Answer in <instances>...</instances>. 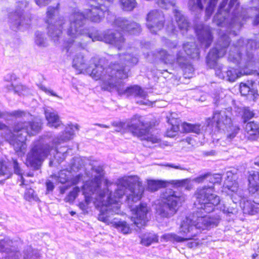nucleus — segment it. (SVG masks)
Returning a JSON list of instances; mask_svg holds the SVG:
<instances>
[{"mask_svg":"<svg viewBox=\"0 0 259 259\" xmlns=\"http://www.w3.org/2000/svg\"><path fill=\"white\" fill-rule=\"evenodd\" d=\"M240 128L238 125L232 124L228 127H226V130H222L226 135L227 139L229 141H231L234 138L238 133Z\"/></svg>","mask_w":259,"mask_h":259,"instance_id":"nucleus-33","label":"nucleus"},{"mask_svg":"<svg viewBox=\"0 0 259 259\" xmlns=\"http://www.w3.org/2000/svg\"><path fill=\"white\" fill-rule=\"evenodd\" d=\"M72 66L78 71V73H85L88 66L84 63L83 56L80 53L75 55L73 59Z\"/></svg>","mask_w":259,"mask_h":259,"instance_id":"nucleus-26","label":"nucleus"},{"mask_svg":"<svg viewBox=\"0 0 259 259\" xmlns=\"http://www.w3.org/2000/svg\"><path fill=\"white\" fill-rule=\"evenodd\" d=\"M119 61L114 63V88H116L119 95L126 94L127 96L134 95L143 98L142 100H138L140 104L150 105L151 102L146 99V94L139 86L136 85L130 88H124L122 80L128 77V66L136 64L138 58L130 54L118 55Z\"/></svg>","mask_w":259,"mask_h":259,"instance_id":"nucleus-5","label":"nucleus"},{"mask_svg":"<svg viewBox=\"0 0 259 259\" xmlns=\"http://www.w3.org/2000/svg\"><path fill=\"white\" fill-rule=\"evenodd\" d=\"M140 243L143 245L149 246L152 243L158 242V236L155 234L147 233L142 235L140 237Z\"/></svg>","mask_w":259,"mask_h":259,"instance_id":"nucleus-31","label":"nucleus"},{"mask_svg":"<svg viewBox=\"0 0 259 259\" xmlns=\"http://www.w3.org/2000/svg\"><path fill=\"white\" fill-rule=\"evenodd\" d=\"M222 210L225 213L230 214L234 213L235 212V209L233 208L227 207L226 206H223V208H221Z\"/></svg>","mask_w":259,"mask_h":259,"instance_id":"nucleus-60","label":"nucleus"},{"mask_svg":"<svg viewBox=\"0 0 259 259\" xmlns=\"http://www.w3.org/2000/svg\"><path fill=\"white\" fill-rule=\"evenodd\" d=\"M111 6V0H105V2L104 0H94L91 3V9L87 10L85 15L82 12L81 13L84 16V22L87 18L94 22H99L104 17L105 13L108 14L109 8ZM78 11L75 10L72 13Z\"/></svg>","mask_w":259,"mask_h":259,"instance_id":"nucleus-15","label":"nucleus"},{"mask_svg":"<svg viewBox=\"0 0 259 259\" xmlns=\"http://www.w3.org/2000/svg\"><path fill=\"white\" fill-rule=\"evenodd\" d=\"M14 116L15 117H26L28 118V117H31V115L28 113H26L21 110H15L11 112H9L6 111L0 110V118L3 119L6 121H9L11 120V117Z\"/></svg>","mask_w":259,"mask_h":259,"instance_id":"nucleus-28","label":"nucleus"},{"mask_svg":"<svg viewBox=\"0 0 259 259\" xmlns=\"http://www.w3.org/2000/svg\"><path fill=\"white\" fill-rule=\"evenodd\" d=\"M114 227L116 228L118 231L124 234L130 233L131 232V229L128 225L124 221L114 222Z\"/></svg>","mask_w":259,"mask_h":259,"instance_id":"nucleus-42","label":"nucleus"},{"mask_svg":"<svg viewBox=\"0 0 259 259\" xmlns=\"http://www.w3.org/2000/svg\"><path fill=\"white\" fill-rule=\"evenodd\" d=\"M45 114L49 126L57 128L62 125V122L56 111L52 109H46Z\"/></svg>","mask_w":259,"mask_h":259,"instance_id":"nucleus-24","label":"nucleus"},{"mask_svg":"<svg viewBox=\"0 0 259 259\" xmlns=\"http://www.w3.org/2000/svg\"><path fill=\"white\" fill-rule=\"evenodd\" d=\"M21 240H12L9 238L0 240V252L7 255L6 259H19L20 256L19 249L22 245Z\"/></svg>","mask_w":259,"mask_h":259,"instance_id":"nucleus-17","label":"nucleus"},{"mask_svg":"<svg viewBox=\"0 0 259 259\" xmlns=\"http://www.w3.org/2000/svg\"><path fill=\"white\" fill-rule=\"evenodd\" d=\"M167 29L168 31H171V32L174 33L176 29L175 25L172 23L167 24Z\"/></svg>","mask_w":259,"mask_h":259,"instance_id":"nucleus-63","label":"nucleus"},{"mask_svg":"<svg viewBox=\"0 0 259 259\" xmlns=\"http://www.w3.org/2000/svg\"><path fill=\"white\" fill-rule=\"evenodd\" d=\"M226 183L229 190L234 192H236L238 191V184L236 182L234 181L233 182L228 180Z\"/></svg>","mask_w":259,"mask_h":259,"instance_id":"nucleus-53","label":"nucleus"},{"mask_svg":"<svg viewBox=\"0 0 259 259\" xmlns=\"http://www.w3.org/2000/svg\"><path fill=\"white\" fill-rule=\"evenodd\" d=\"M13 132L9 126L0 121V130H9L5 138L14 148L16 152L22 151L25 149V141L28 135L33 136L41 129V123L36 120L21 121L15 122L12 126Z\"/></svg>","mask_w":259,"mask_h":259,"instance_id":"nucleus-6","label":"nucleus"},{"mask_svg":"<svg viewBox=\"0 0 259 259\" xmlns=\"http://www.w3.org/2000/svg\"><path fill=\"white\" fill-rule=\"evenodd\" d=\"M133 215L132 217V220L135 225L140 228L145 226L147 222V213L148 209L146 205L141 204L140 206L136 208H132Z\"/></svg>","mask_w":259,"mask_h":259,"instance_id":"nucleus-20","label":"nucleus"},{"mask_svg":"<svg viewBox=\"0 0 259 259\" xmlns=\"http://www.w3.org/2000/svg\"><path fill=\"white\" fill-rule=\"evenodd\" d=\"M36 4L39 7H44L48 5L51 0H34Z\"/></svg>","mask_w":259,"mask_h":259,"instance_id":"nucleus-58","label":"nucleus"},{"mask_svg":"<svg viewBox=\"0 0 259 259\" xmlns=\"http://www.w3.org/2000/svg\"><path fill=\"white\" fill-rule=\"evenodd\" d=\"M82 176L78 175L73 177L71 180V184L72 185H76L78 184L81 180Z\"/></svg>","mask_w":259,"mask_h":259,"instance_id":"nucleus-59","label":"nucleus"},{"mask_svg":"<svg viewBox=\"0 0 259 259\" xmlns=\"http://www.w3.org/2000/svg\"><path fill=\"white\" fill-rule=\"evenodd\" d=\"M184 75L185 78H190L192 77L194 68L191 65L189 64L184 68Z\"/></svg>","mask_w":259,"mask_h":259,"instance_id":"nucleus-51","label":"nucleus"},{"mask_svg":"<svg viewBox=\"0 0 259 259\" xmlns=\"http://www.w3.org/2000/svg\"><path fill=\"white\" fill-rule=\"evenodd\" d=\"M122 9L126 11H131L137 6L136 0H120Z\"/></svg>","mask_w":259,"mask_h":259,"instance_id":"nucleus-41","label":"nucleus"},{"mask_svg":"<svg viewBox=\"0 0 259 259\" xmlns=\"http://www.w3.org/2000/svg\"><path fill=\"white\" fill-rule=\"evenodd\" d=\"M161 201L157 206L156 213L161 218H169L178 211L185 197L180 192L170 189H165L161 194Z\"/></svg>","mask_w":259,"mask_h":259,"instance_id":"nucleus-11","label":"nucleus"},{"mask_svg":"<svg viewBox=\"0 0 259 259\" xmlns=\"http://www.w3.org/2000/svg\"><path fill=\"white\" fill-rule=\"evenodd\" d=\"M79 130V126L76 124H68L65 127L63 132L56 137L50 146L44 141L43 138L35 141L32 145L30 152L27 154L26 162L28 164L35 170L39 169L43 161L48 157L51 151L58 155L60 153L57 146L62 143L66 142L73 138L75 131Z\"/></svg>","mask_w":259,"mask_h":259,"instance_id":"nucleus-4","label":"nucleus"},{"mask_svg":"<svg viewBox=\"0 0 259 259\" xmlns=\"http://www.w3.org/2000/svg\"><path fill=\"white\" fill-rule=\"evenodd\" d=\"M167 122L170 124H180V119L178 118V115L176 113H171L167 116Z\"/></svg>","mask_w":259,"mask_h":259,"instance_id":"nucleus-50","label":"nucleus"},{"mask_svg":"<svg viewBox=\"0 0 259 259\" xmlns=\"http://www.w3.org/2000/svg\"><path fill=\"white\" fill-rule=\"evenodd\" d=\"M165 182L161 180H149L148 189L151 191H155L161 187H165Z\"/></svg>","mask_w":259,"mask_h":259,"instance_id":"nucleus-40","label":"nucleus"},{"mask_svg":"<svg viewBox=\"0 0 259 259\" xmlns=\"http://www.w3.org/2000/svg\"><path fill=\"white\" fill-rule=\"evenodd\" d=\"M156 57L160 59L165 64H171L176 61L180 65H185V57L183 52H179L176 57L174 55L168 53L165 50H160L158 51Z\"/></svg>","mask_w":259,"mask_h":259,"instance_id":"nucleus-21","label":"nucleus"},{"mask_svg":"<svg viewBox=\"0 0 259 259\" xmlns=\"http://www.w3.org/2000/svg\"><path fill=\"white\" fill-rule=\"evenodd\" d=\"M141 29L140 25L135 22H131L121 17L114 20V47L120 50L123 46L124 42L123 35L126 32L136 34L141 31Z\"/></svg>","mask_w":259,"mask_h":259,"instance_id":"nucleus-14","label":"nucleus"},{"mask_svg":"<svg viewBox=\"0 0 259 259\" xmlns=\"http://www.w3.org/2000/svg\"><path fill=\"white\" fill-rule=\"evenodd\" d=\"M12 175V173L10 169L3 162L0 161V177L4 176L6 179H8Z\"/></svg>","mask_w":259,"mask_h":259,"instance_id":"nucleus-46","label":"nucleus"},{"mask_svg":"<svg viewBox=\"0 0 259 259\" xmlns=\"http://www.w3.org/2000/svg\"><path fill=\"white\" fill-rule=\"evenodd\" d=\"M241 207H242L243 212L251 215H253L256 213L259 212L257 204L254 202L250 200H246L243 199L240 202Z\"/></svg>","mask_w":259,"mask_h":259,"instance_id":"nucleus-29","label":"nucleus"},{"mask_svg":"<svg viewBox=\"0 0 259 259\" xmlns=\"http://www.w3.org/2000/svg\"><path fill=\"white\" fill-rule=\"evenodd\" d=\"M12 162L14 168V173L19 176L20 181L21 182L19 185L20 186H23L24 185H26L25 183V180L23 177V170L20 166V164L18 162L17 159L14 158L12 159ZM18 180H19V179H18Z\"/></svg>","mask_w":259,"mask_h":259,"instance_id":"nucleus-37","label":"nucleus"},{"mask_svg":"<svg viewBox=\"0 0 259 259\" xmlns=\"http://www.w3.org/2000/svg\"><path fill=\"white\" fill-rule=\"evenodd\" d=\"M248 190L251 194L259 197V172L253 171L248 177Z\"/></svg>","mask_w":259,"mask_h":259,"instance_id":"nucleus-25","label":"nucleus"},{"mask_svg":"<svg viewBox=\"0 0 259 259\" xmlns=\"http://www.w3.org/2000/svg\"><path fill=\"white\" fill-rule=\"evenodd\" d=\"M47 190L48 192L52 191L54 189V185L50 180H47L46 183Z\"/></svg>","mask_w":259,"mask_h":259,"instance_id":"nucleus-61","label":"nucleus"},{"mask_svg":"<svg viewBox=\"0 0 259 259\" xmlns=\"http://www.w3.org/2000/svg\"><path fill=\"white\" fill-rule=\"evenodd\" d=\"M176 23L182 31H186L189 27V23L184 16L178 10L174 11Z\"/></svg>","mask_w":259,"mask_h":259,"instance_id":"nucleus-30","label":"nucleus"},{"mask_svg":"<svg viewBox=\"0 0 259 259\" xmlns=\"http://www.w3.org/2000/svg\"><path fill=\"white\" fill-rule=\"evenodd\" d=\"M170 126L168 127L166 131V136L170 138L175 137L178 135L180 128L179 125L170 124Z\"/></svg>","mask_w":259,"mask_h":259,"instance_id":"nucleus-48","label":"nucleus"},{"mask_svg":"<svg viewBox=\"0 0 259 259\" xmlns=\"http://www.w3.org/2000/svg\"><path fill=\"white\" fill-rule=\"evenodd\" d=\"M245 130L248 138L251 140H255L259 136V125L254 122L247 123Z\"/></svg>","mask_w":259,"mask_h":259,"instance_id":"nucleus-27","label":"nucleus"},{"mask_svg":"<svg viewBox=\"0 0 259 259\" xmlns=\"http://www.w3.org/2000/svg\"><path fill=\"white\" fill-rule=\"evenodd\" d=\"M146 21L148 29L151 33H156L163 27L164 15L161 11L152 10L147 14Z\"/></svg>","mask_w":259,"mask_h":259,"instance_id":"nucleus-18","label":"nucleus"},{"mask_svg":"<svg viewBox=\"0 0 259 259\" xmlns=\"http://www.w3.org/2000/svg\"><path fill=\"white\" fill-rule=\"evenodd\" d=\"M213 191L212 186L197 189L195 194L197 200L195 204L198 211L192 216L186 218L180 228V232L188 236L189 240L198 234L197 229L204 230L209 227L216 226L219 224V215L210 217L202 214L203 211L206 213L212 212L220 202L219 196L213 193Z\"/></svg>","mask_w":259,"mask_h":259,"instance_id":"nucleus-1","label":"nucleus"},{"mask_svg":"<svg viewBox=\"0 0 259 259\" xmlns=\"http://www.w3.org/2000/svg\"><path fill=\"white\" fill-rule=\"evenodd\" d=\"M28 2L26 0H22L17 3L16 10L9 16L10 27L16 31L21 29L22 27L27 28L30 23L28 17L23 16L24 10L28 6Z\"/></svg>","mask_w":259,"mask_h":259,"instance_id":"nucleus-16","label":"nucleus"},{"mask_svg":"<svg viewBox=\"0 0 259 259\" xmlns=\"http://www.w3.org/2000/svg\"><path fill=\"white\" fill-rule=\"evenodd\" d=\"M111 184L105 179L104 180V187L101 189L100 179L96 178L91 182H87L82 187L83 194L85 197V203L89 205L93 199L92 195L96 194L95 204L97 207H109L113 203L112 191L109 189Z\"/></svg>","mask_w":259,"mask_h":259,"instance_id":"nucleus-8","label":"nucleus"},{"mask_svg":"<svg viewBox=\"0 0 259 259\" xmlns=\"http://www.w3.org/2000/svg\"><path fill=\"white\" fill-rule=\"evenodd\" d=\"M24 198L29 201H37L38 198L35 194L34 191L31 188H27L24 193Z\"/></svg>","mask_w":259,"mask_h":259,"instance_id":"nucleus-47","label":"nucleus"},{"mask_svg":"<svg viewBox=\"0 0 259 259\" xmlns=\"http://www.w3.org/2000/svg\"><path fill=\"white\" fill-rule=\"evenodd\" d=\"M183 49L185 53L188 56H190L192 58H198V49L193 42L185 44L183 46Z\"/></svg>","mask_w":259,"mask_h":259,"instance_id":"nucleus-32","label":"nucleus"},{"mask_svg":"<svg viewBox=\"0 0 259 259\" xmlns=\"http://www.w3.org/2000/svg\"><path fill=\"white\" fill-rule=\"evenodd\" d=\"M254 116V113L252 111L248 108H244L242 109V117L244 122H246L249 120L251 119Z\"/></svg>","mask_w":259,"mask_h":259,"instance_id":"nucleus-49","label":"nucleus"},{"mask_svg":"<svg viewBox=\"0 0 259 259\" xmlns=\"http://www.w3.org/2000/svg\"><path fill=\"white\" fill-rule=\"evenodd\" d=\"M105 61L101 59L98 64H91L85 70L84 74H89L96 80H101L102 89L111 92L113 89V64H102Z\"/></svg>","mask_w":259,"mask_h":259,"instance_id":"nucleus-12","label":"nucleus"},{"mask_svg":"<svg viewBox=\"0 0 259 259\" xmlns=\"http://www.w3.org/2000/svg\"><path fill=\"white\" fill-rule=\"evenodd\" d=\"M144 191V188L140 178L137 176H124L117 180L114 191V213L119 208L120 199L126 194L128 203L132 206V202L139 201Z\"/></svg>","mask_w":259,"mask_h":259,"instance_id":"nucleus-7","label":"nucleus"},{"mask_svg":"<svg viewBox=\"0 0 259 259\" xmlns=\"http://www.w3.org/2000/svg\"><path fill=\"white\" fill-rule=\"evenodd\" d=\"M240 92L242 95L246 96L249 94L250 88L246 83L242 82L240 85Z\"/></svg>","mask_w":259,"mask_h":259,"instance_id":"nucleus-54","label":"nucleus"},{"mask_svg":"<svg viewBox=\"0 0 259 259\" xmlns=\"http://www.w3.org/2000/svg\"><path fill=\"white\" fill-rule=\"evenodd\" d=\"M84 16L79 12L72 13L70 17V26L67 29V33L71 38L65 43L64 50L68 56H71L74 52H77L83 48L84 42H77L74 40L80 36H84L91 39L92 41H103L106 44L112 45L113 41V30L108 29L100 33L94 28L89 30L83 27Z\"/></svg>","mask_w":259,"mask_h":259,"instance_id":"nucleus-3","label":"nucleus"},{"mask_svg":"<svg viewBox=\"0 0 259 259\" xmlns=\"http://www.w3.org/2000/svg\"><path fill=\"white\" fill-rule=\"evenodd\" d=\"M157 4L162 8L168 9L175 6V0H155Z\"/></svg>","mask_w":259,"mask_h":259,"instance_id":"nucleus-45","label":"nucleus"},{"mask_svg":"<svg viewBox=\"0 0 259 259\" xmlns=\"http://www.w3.org/2000/svg\"><path fill=\"white\" fill-rule=\"evenodd\" d=\"M218 0H189L188 7L191 11H199L203 9V2H207L208 6L206 8V15L209 17L213 11Z\"/></svg>","mask_w":259,"mask_h":259,"instance_id":"nucleus-22","label":"nucleus"},{"mask_svg":"<svg viewBox=\"0 0 259 259\" xmlns=\"http://www.w3.org/2000/svg\"><path fill=\"white\" fill-rule=\"evenodd\" d=\"M39 256L38 250L32 249L30 246H27L23 251L24 259H38Z\"/></svg>","mask_w":259,"mask_h":259,"instance_id":"nucleus-38","label":"nucleus"},{"mask_svg":"<svg viewBox=\"0 0 259 259\" xmlns=\"http://www.w3.org/2000/svg\"><path fill=\"white\" fill-rule=\"evenodd\" d=\"M183 131L186 133H194L199 134L201 133V125L199 124H191L187 122H184L182 124Z\"/></svg>","mask_w":259,"mask_h":259,"instance_id":"nucleus-34","label":"nucleus"},{"mask_svg":"<svg viewBox=\"0 0 259 259\" xmlns=\"http://www.w3.org/2000/svg\"><path fill=\"white\" fill-rule=\"evenodd\" d=\"M161 239L164 241H176L177 242H183L189 240L188 236L186 237H182L174 233L165 234L161 237Z\"/></svg>","mask_w":259,"mask_h":259,"instance_id":"nucleus-39","label":"nucleus"},{"mask_svg":"<svg viewBox=\"0 0 259 259\" xmlns=\"http://www.w3.org/2000/svg\"><path fill=\"white\" fill-rule=\"evenodd\" d=\"M195 31L200 42L204 45L205 47H208L212 41L209 27L200 24L196 26Z\"/></svg>","mask_w":259,"mask_h":259,"instance_id":"nucleus-23","label":"nucleus"},{"mask_svg":"<svg viewBox=\"0 0 259 259\" xmlns=\"http://www.w3.org/2000/svg\"><path fill=\"white\" fill-rule=\"evenodd\" d=\"M178 184L179 186L185 188L186 189L190 190L192 188V185L189 179H183L178 181Z\"/></svg>","mask_w":259,"mask_h":259,"instance_id":"nucleus-52","label":"nucleus"},{"mask_svg":"<svg viewBox=\"0 0 259 259\" xmlns=\"http://www.w3.org/2000/svg\"><path fill=\"white\" fill-rule=\"evenodd\" d=\"M165 166L174 168L177 169L185 170L186 168L181 166L180 164H176L174 163H166L164 165Z\"/></svg>","mask_w":259,"mask_h":259,"instance_id":"nucleus-57","label":"nucleus"},{"mask_svg":"<svg viewBox=\"0 0 259 259\" xmlns=\"http://www.w3.org/2000/svg\"><path fill=\"white\" fill-rule=\"evenodd\" d=\"M231 114V110L229 109L216 111L213 113L212 119L219 131L226 130V127L233 124Z\"/></svg>","mask_w":259,"mask_h":259,"instance_id":"nucleus-19","label":"nucleus"},{"mask_svg":"<svg viewBox=\"0 0 259 259\" xmlns=\"http://www.w3.org/2000/svg\"><path fill=\"white\" fill-rule=\"evenodd\" d=\"M114 130L118 132L125 133L129 131L141 140L148 143L155 144L160 142V139L157 136L150 133L149 124L139 115L134 116L129 123H117L114 125Z\"/></svg>","mask_w":259,"mask_h":259,"instance_id":"nucleus-9","label":"nucleus"},{"mask_svg":"<svg viewBox=\"0 0 259 259\" xmlns=\"http://www.w3.org/2000/svg\"><path fill=\"white\" fill-rule=\"evenodd\" d=\"M68 180V177L66 176L64 170H61L58 176V181L64 184Z\"/></svg>","mask_w":259,"mask_h":259,"instance_id":"nucleus-55","label":"nucleus"},{"mask_svg":"<svg viewBox=\"0 0 259 259\" xmlns=\"http://www.w3.org/2000/svg\"><path fill=\"white\" fill-rule=\"evenodd\" d=\"M34 42L40 48L46 47L48 45L45 34L39 31H37L35 33Z\"/></svg>","mask_w":259,"mask_h":259,"instance_id":"nucleus-35","label":"nucleus"},{"mask_svg":"<svg viewBox=\"0 0 259 259\" xmlns=\"http://www.w3.org/2000/svg\"><path fill=\"white\" fill-rule=\"evenodd\" d=\"M80 192V189L75 186L74 187L72 191H71L69 194L65 198V201L70 203H72L74 200L78 196L79 193Z\"/></svg>","mask_w":259,"mask_h":259,"instance_id":"nucleus-43","label":"nucleus"},{"mask_svg":"<svg viewBox=\"0 0 259 259\" xmlns=\"http://www.w3.org/2000/svg\"><path fill=\"white\" fill-rule=\"evenodd\" d=\"M37 87L40 89L41 90L44 91L47 94H49L51 96H54V97H58L57 95L52 90L48 89L45 86L43 85L41 83H38L37 84Z\"/></svg>","mask_w":259,"mask_h":259,"instance_id":"nucleus-56","label":"nucleus"},{"mask_svg":"<svg viewBox=\"0 0 259 259\" xmlns=\"http://www.w3.org/2000/svg\"><path fill=\"white\" fill-rule=\"evenodd\" d=\"M243 40L239 39L237 44L234 45L229 56L230 61L239 65V67L242 69L240 71L230 67L224 72V71H222V66L217 62V60L219 58L223 57L225 54L226 49L229 44V38L226 34L221 35L215 47L209 52L206 60L207 65L214 69L215 75L219 78L230 82H234L242 75L249 73L248 71H245L244 69L251 68L253 66V62L251 60L252 54L247 52V58L242 59L238 53L240 47L242 48V50L244 49V47L241 45V44H243Z\"/></svg>","mask_w":259,"mask_h":259,"instance_id":"nucleus-2","label":"nucleus"},{"mask_svg":"<svg viewBox=\"0 0 259 259\" xmlns=\"http://www.w3.org/2000/svg\"><path fill=\"white\" fill-rule=\"evenodd\" d=\"M59 7L58 3L55 7L50 6L48 8L46 20L48 24V35L55 42H58L66 24L64 17L58 15Z\"/></svg>","mask_w":259,"mask_h":259,"instance_id":"nucleus-13","label":"nucleus"},{"mask_svg":"<svg viewBox=\"0 0 259 259\" xmlns=\"http://www.w3.org/2000/svg\"><path fill=\"white\" fill-rule=\"evenodd\" d=\"M7 89L8 91H12L14 93L17 94L19 95L23 94V92H25L27 90V88L23 85L18 84L15 87H14L11 83L7 85Z\"/></svg>","mask_w":259,"mask_h":259,"instance_id":"nucleus-44","label":"nucleus"},{"mask_svg":"<svg viewBox=\"0 0 259 259\" xmlns=\"http://www.w3.org/2000/svg\"><path fill=\"white\" fill-rule=\"evenodd\" d=\"M208 178V180L212 183L218 182L219 180L213 181V179H221V175L219 174H215L212 176L210 173H206L203 175L194 178L193 181L197 183H201L204 181L205 180Z\"/></svg>","mask_w":259,"mask_h":259,"instance_id":"nucleus-36","label":"nucleus"},{"mask_svg":"<svg viewBox=\"0 0 259 259\" xmlns=\"http://www.w3.org/2000/svg\"><path fill=\"white\" fill-rule=\"evenodd\" d=\"M107 209H106V212L103 213V214H101L99 215V220H102L104 222H106L108 220L107 217Z\"/></svg>","mask_w":259,"mask_h":259,"instance_id":"nucleus-62","label":"nucleus"},{"mask_svg":"<svg viewBox=\"0 0 259 259\" xmlns=\"http://www.w3.org/2000/svg\"><path fill=\"white\" fill-rule=\"evenodd\" d=\"M69 187L70 186L68 185H65L64 186L60 187V193L61 194H64L66 192V191L69 189Z\"/></svg>","mask_w":259,"mask_h":259,"instance_id":"nucleus-64","label":"nucleus"},{"mask_svg":"<svg viewBox=\"0 0 259 259\" xmlns=\"http://www.w3.org/2000/svg\"><path fill=\"white\" fill-rule=\"evenodd\" d=\"M161 201L157 206L156 213L161 218H169L178 211L185 197L180 192L170 189H165L161 194Z\"/></svg>","mask_w":259,"mask_h":259,"instance_id":"nucleus-10","label":"nucleus"}]
</instances>
